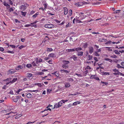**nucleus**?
I'll return each mask as SVG.
<instances>
[{
    "label": "nucleus",
    "mask_w": 124,
    "mask_h": 124,
    "mask_svg": "<svg viewBox=\"0 0 124 124\" xmlns=\"http://www.w3.org/2000/svg\"><path fill=\"white\" fill-rule=\"evenodd\" d=\"M62 67L64 69H67L69 67V64L70 62L69 61L64 60L62 61Z\"/></svg>",
    "instance_id": "f257e3e1"
},
{
    "label": "nucleus",
    "mask_w": 124,
    "mask_h": 124,
    "mask_svg": "<svg viewBox=\"0 0 124 124\" xmlns=\"http://www.w3.org/2000/svg\"><path fill=\"white\" fill-rule=\"evenodd\" d=\"M21 97V96H13L12 97V99L13 101L16 102L18 101L19 99Z\"/></svg>",
    "instance_id": "f03ea898"
},
{
    "label": "nucleus",
    "mask_w": 124,
    "mask_h": 124,
    "mask_svg": "<svg viewBox=\"0 0 124 124\" xmlns=\"http://www.w3.org/2000/svg\"><path fill=\"white\" fill-rule=\"evenodd\" d=\"M45 27L48 28H52L54 27V25L53 24H46L45 25Z\"/></svg>",
    "instance_id": "7ed1b4c3"
},
{
    "label": "nucleus",
    "mask_w": 124,
    "mask_h": 124,
    "mask_svg": "<svg viewBox=\"0 0 124 124\" xmlns=\"http://www.w3.org/2000/svg\"><path fill=\"white\" fill-rule=\"evenodd\" d=\"M60 71L62 73H65L66 74L67 73H69L70 72V71L69 70H68L64 69H61L60 70Z\"/></svg>",
    "instance_id": "20e7f679"
},
{
    "label": "nucleus",
    "mask_w": 124,
    "mask_h": 124,
    "mask_svg": "<svg viewBox=\"0 0 124 124\" xmlns=\"http://www.w3.org/2000/svg\"><path fill=\"white\" fill-rule=\"evenodd\" d=\"M75 4L77 7H80L83 5V3L82 2H79L75 3Z\"/></svg>",
    "instance_id": "39448f33"
},
{
    "label": "nucleus",
    "mask_w": 124,
    "mask_h": 124,
    "mask_svg": "<svg viewBox=\"0 0 124 124\" xmlns=\"http://www.w3.org/2000/svg\"><path fill=\"white\" fill-rule=\"evenodd\" d=\"M52 106V105L51 106L50 105H49L46 108H47V109H45L44 111H41V112L42 113L43 112H45V111H47V110H49L50 111H51V109L49 108H48Z\"/></svg>",
    "instance_id": "423d86ee"
},
{
    "label": "nucleus",
    "mask_w": 124,
    "mask_h": 124,
    "mask_svg": "<svg viewBox=\"0 0 124 124\" xmlns=\"http://www.w3.org/2000/svg\"><path fill=\"white\" fill-rule=\"evenodd\" d=\"M26 8V6L25 5H22L20 7V9L23 11L25 10Z\"/></svg>",
    "instance_id": "0eeeda50"
},
{
    "label": "nucleus",
    "mask_w": 124,
    "mask_h": 124,
    "mask_svg": "<svg viewBox=\"0 0 124 124\" xmlns=\"http://www.w3.org/2000/svg\"><path fill=\"white\" fill-rule=\"evenodd\" d=\"M63 10L64 11V14L65 15H67L68 13V9L67 8L64 7L63 8Z\"/></svg>",
    "instance_id": "6e6552de"
},
{
    "label": "nucleus",
    "mask_w": 124,
    "mask_h": 124,
    "mask_svg": "<svg viewBox=\"0 0 124 124\" xmlns=\"http://www.w3.org/2000/svg\"><path fill=\"white\" fill-rule=\"evenodd\" d=\"M71 58H72L75 61H78V57L75 55H72Z\"/></svg>",
    "instance_id": "1a4fd4ad"
},
{
    "label": "nucleus",
    "mask_w": 124,
    "mask_h": 124,
    "mask_svg": "<svg viewBox=\"0 0 124 124\" xmlns=\"http://www.w3.org/2000/svg\"><path fill=\"white\" fill-rule=\"evenodd\" d=\"M30 26H31V27H36L37 25L36 24L33 25H32L31 24H27L26 25L24 26L25 27H29Z\"/></svg>",
    "instance_id": "9d476101"
},
{
    "label": "nucleus",
    "mask_w": 124,
    "mask_h": 124,
    "mask_svg": "<svg viewBox=\"0 0 124 124\" xmlns=\"http://www.w3.org/2000/svg\"><path fill=\"white\" fill-rule=\"evenodd\" d=\"M89 51L90 53L92 54L93 51V48L92 47H89Z\"/></svg>",
    "instance_id": "9b49d317"
},
{
    "label": "nucleus",
    "mask_w": 124,
    "mask_h": 124,
    "mask_svg": "<svg viewBox=\"0 0 124 124\" xmlns=\"http://www.w3.org/2000/svg\"><path fill=\"white\" fill-rule=\"evenodd\" d=\"M77 55L78 56H82L83 55V52L82 51H78Z\"/></svg>",
    "instance_id": "f8f14e48"
},
{
    "label": "nucleus",
    "mask_w": 124,
    "mask_h": 124,
    "mask_svg": "<svg viewBox=\"0 0 124 124\" xmlns=\"http://www.w3.org/2000/svg\"><path fill=\"white\" fill-rule=\"evenodd\" d=\"M49 55L50 57L52 58L55 57L56 56V53H55L50 54H49Z\"/></svg>",
    "instance_id": "ddd939ff"
},
{
    "label": "nucleus",
    "mask_w": 124,
    "mask_h": 124,
    "mask_svg": "<svg viewBox=\"0 0 124 124\" xmlns=\"http://www.w3.org/2000/svg\"><path fill=\"white\" fill-rule=\"evenodd\" d=\"M21 90H20V89L18 90L17 89H15L14 90L15 92V93L16 94H18L20 91Z\"/></svg>",
    "instance_id": "4468645a"
},
{
    "label": "nucleus",
    "mask_w": 124,
    "mask_h": 124,
    "mask_svg": "<svg viewBox=\"0 0 124 124\" xmlns=\"http://www.w3.org/2000/svg\"><path fill=\"white\" fill-rule=\"evenodd\" d=\"M75 51V49H66V51L67 52H74Z\"/></svg>",
    "instance_id": "2eb2a0df"
},
{
    "label": "nucleus",
    "mask_w": 124,
    "mask_h": 124,
    "mask_svg": "<svg viewBox=\"0 0 124 124\" xmlns=\"http://www.w3.org/2000/svg\"><path fill=\"white\" fill-rule=\"evenodd\" d=\"M85 70L88 69L89 70V71H92V69H91V67L89 66H87L85 68Z\"/></svg>",
    "instance_id": "dca6fc26"
},
{
    "label": "nucleus",
    "mask_w": 124,
    "mask_h": 124,
    "mask_svg": "<svg viewBox=\"0 0 124 124\" xmlns=\"http://www.w3.org/2000/svg\"><path fill=\"white\" fill-rule=\"evenodd\" d=\"M17 80V79L16 78H15L13 79V80L12 81H10V82H11V83H13L16 81Z\"/></svg>",
    "instance_id": "f3484780"
},
{
    "label": "nucleus",
    "mask_w": 124,
    "mask_h": 124,
    "mask_svg": "<svg viewBox=\"0 0 124 124\" xmlns=\"http://www.w3.org/2000/svg\"><path fill=\"white\" fill-rule=\"evenodd\" d=\"M80 103L81 102L80 101H76L74 102L73 103V106H75L77 105V104H80Z\"/></svg>",
    "instance_id": "a211bd4d"
},
{
    "label": "nucleus",
    "mask_w": 124,
    "mask_h": 124,
    "mask_svg": "<svg viewBox=\"0 0 124 124\" xmlns=\"http://www.w3.org/2000/svg\"><path fill=\"white\" fill-rule=\"evenodd\" d=\"M75 49V51H78L81 50H82V48L80 47H78L76 48Z\"/></svg>",
    "instance_id": "6ab92c4d"
},
{
    "label": "nucleus",
    "mask_w": 124,
    "mask_h": 124,
    "mask_svg": "<svg viewBox=\"0 0 124 124\" xmlns=\"http://www.w3.org/2000/svg\"><path fill=\"white\" fill-rule=\"evenodd\" d=\"M9 72L11 74L14 73L16 72V70H14L13 69H11L9 70Z\"/></svg>",
    "instance_id": "aec40b11"
},
{
    "label": "nucleus",
    "mask_w": 124,
    "mask_h": 124,
    "mask_svg": "<svg viewBox=\"0 0 124 124\" xmlns=\"http://www.w3.org/2000/svg\"><path fill=\"white\" fill-rule=\"evenodd\" d=\"M70 86V84L69 83H66L65 84V87H68Z\"/></svg>",
    "instance_id": "412c9836"
},
{
    "label": "nucleus",
    "mask_w": 124,
    "mask_h": 124,
    "mask_svg": "<svg viewBox=\"0 0 124 124\" xmlns=\"http://www.w3.org/2000/svg\"><path fill=\"white\" fill-rule=\"evenodd\" d=\"M52 74L55 75L56 76H59L58 72L57 71L53 73H52Z\"/></svg>",
    "instance_id": "4be33fe9"
},
{
    "label": "nucleus",
    "mask_w": 124,
    "mask_h": 124,
    "mask_svg": "<svg viewBox=\"0 0 124 124\" xmlns=\"http://www.w3.org/2000/svg\"><path fill=\"white\" fill-rule=\"evenodd\" d=\"M26 96L29 98H30L32 97V95L30 93H28L27 94Z\"/></svg>",
    "instance_id": "5701e85b"
},
{
    "label": "nucleus",
    "mask_w": 124,
    "mask_h": 124,
    "mask_svg": "<svg viewBox=\"0 0 124 124\" xmlns=\"http://www.w3.org/2000/svg\"><path fill=\"white\" fill-rule=\"evenodd\" d=\"M3 4L5 6H6L7 7H8L9 8L10 7V5L8 4L5 1H4L3 2Z\"/></svg>",
    "instance_id": "b1692460"
},
{
    "label": "nucleus",
    "mask_w": 124,
    "mask_h": 124,
    "mask_svg": "<svg viewBox=\"0 0 124 124\" xmlns=\"http://www.w3.org/2000/svg\"><path fill=\"white\" fill-rule=\"evenodd\" d=\"M81 19L80 18V16L79 17H76V18H75V21H76L77 23L78 21L79 20H81Z\"/></svg>",
    "instance_id": "393cba45"
},
{
    "label": "nucleus",
    "mask_w": 124,
    "mask_h": 124,
    "mask_svg": "<svg viewBox=\"0 0 124 124\" xmlns=\"http://www.w3.org/2000/svg\"><path fill=\"white\" fill-rule=\"evenodd\" d=\"M15 8L14 7H13L10 8L9 9V11L10 12H11L13 11V10H15Z\"/></svg>",
    "instance_id": "a878e982"
},
{
    "label": "nucleus",
    "mask_w": 124,
    "mask_h": 124,
    "mask_svg": "<svg viewBox=\"0 0 124 124\" xmlns=\"http://www.w3.org/2000/svg\"><path fill=\"white\" fill-rule=\"evenodd\" d=\"M114 52L116 54L119 55L120 54V53L118 52V50H115L114 51Z\"/></svg>",
    "instance_id": "bb28decb"
},
{
    "label": "nucleus",
    "mask_w": 124,
    "mask_h": 124,
    "mask_svg": "<svg viewBox=\"0 0 124 124\" xmlns=\"http://www.w3.org/2000/svg\"><path fill=\"white\" fill-rule=\"evenodd\" d=\"M116 67H117L118 68L124 69V67L120 66L119 64H117Z\"/></svg>",
    "instance_id": "cd10ccee"
},
{
    "label": "nucleus",
    "mask_w": 124,
    "mask_h": 124,
    "mask_svg": "<svg viewBox=\"0 0 124 124\" xmlns=\"http://www.w3.org/2000/svg\"><path fill=\"white\" fill-rule=\"evenodd\" d=\"M107 40L104 39H100L99 40L100 42L106 41Z\"/></svg>",
    "instance_id": "c85d7f7f"
},
{
    "label": "nucleus",
    "mask_w": 124,
    "mask_h": 124,
    "mask_svg": "<svg viewBox=\"0 0 124 124\" xmlns=\"http://www.w3.org/2000/svg\"><path fill=\"white\" fill-rule=\"evenodd\" d=\"M39 14V13L38 12H37L35 14L33 15L32 17L34 18H36L37 17V16Z\"/></svg>",
    "instance_id": "c756f323"
},
{
    "label": "nucleus",
    "mask_w": 124,
    "mask_h": 124,
    "mask_svg": "<svg viewBox=\"0 0 124 124\" xmlns=\"http://www.w3.org/2000/svg\"><path fill=\"white\" fill-rule=\"evenodd\" d=\"M67 81H73V79L72 78H68L67 79Z\"/></svg>",
    "instance_id": "7c9ffc66"
},
{
    "label": "nucleus",
    "mask_w": 124,
    "mask_h": 124,
    "mask_svg": "<svg viewBox=\"0 0 124 124\" xmlns=\"http://www.w3.org/2000/svg\"><path fill=\"white\" fill-rule=\"evenodd\" d=\"M60 107H59V106L58 104L56 103V104L54 105V108H59Z\"/></svg>",
    "instance_id": "2f4dec72"
},
{
    "label": "nucleus",
    "mask_w": 124,
    "mask_h": 124,
    "mask_svg": "<svg viewBox=\"0 0 124 124\" xmlns=\"http://www.w3.org/2000/svg\"><path fill=\"white\" fill-rule=\"evenodd\" d=\"M27 76L28 77L30 78L32 76V74L31 73H28L27 74Z\"/></svg>",
    "instance_id": "473e14b6"
},
{
    "label": "nucleus",
    "mask_w": 124,
    "mask_h": 124,
    "mask_svg": "<svg viewBox=\"0 0 124 124\" xmlns=\"http://www.w3.org/2000/svg\"><path fill=\"white\" fill-rule=\"evenodd\" d=\"M21 13L22 15L23 16H25L26 12H23L22 11H21Z\"/></svg>",
    "instance_id": "72a5a7b5"
},
{
    "label": "nucleus",
    "mask_w": 124,
    "mask_h": 124,
    "mask_svg": "<svg viewBox=\"0 0 124 124\" xmlns=\"http://www.w3.org/2000/svg\"><path fill=\"white\" fill-rule=\"evenodd\" d=\"M42 62H43V59L39 57L38 61V63H40Z\"/></svg>",
    "instance_id": "f704fd0d"
},
{
    "label": "nucleus",
    "mask_w": 124,
    "mask_h": 124,
    "mask_svg": "<svg viewBox=\"0 0 124 124\" xmlns=\"http://www.w3.org/2000/svg\"><path fill=\"white\" fill-rule=\"evenodd\" d=\"M26 66L28 68H31V67L32 66V65H31L30 64H27L26 65Z\"/></svg>",
    "instance_id": "c9c22d12"
},
{
    "label": "nucleus",
    "mask_w": 124,
    "mask_h": 124,
    "mask_svg": "<svg viewBox=\"0 0 124 124\" xmlns=\"http://www.w3.org/2000/svg\"><path fill=\"white\" fill-rule=\"evenodd\" d=\"M69 16H71L72 14V10L71 9H70L69 10Z\"/></svg>",
    "instance_id": "e433bc0d"
},
{
    "label": "nucleus",
    "mask_w": 124,
    "mask_h": 124,
    "mask_svg": "<svg viewBox=\"0 0 124 124\" xmlns=\"http://www.w3.org/2000/svg\"><path fill=\"white\" fill-rule=\"evenodd\" d=\"M96 52H95L94 53V54L96 56H99L100 55V54Z\"/></svg>",
    "instance_id": "4c0bfd02"
},
{
    "label": "nucleus",
    "mask_w": 124,
    "mask_h": 124,
    "mask_svg": "<svg viewBox=\"0 0 124 124\" xmlns=\"http://www.w3.org/2000/svg\"><path fill=\"white\" fill-rule=\"evenodd\" d=\"M53 50L52 48H47V51H53Z\"/></svg>",
    "instance_id": "58836bf2"
},
{
    "label": "nucleus",
    "mask_w": 124,
    "mask_h": 124,
    "mask_svg": "<svg viewBox=\"0 0 124 124\" xmlns=\"http://www.w3.org/2000/svg\"><path fill=\"white\" fill-rule=\"evenodd\" d=\"M8 3L11 5H12L13 3L11 0H8Z\"/></svg>",
    "instance_id": "ea45409f"
},
{
    "label": "nucleus",
    "mask_w": 124,
    "mask_h": 124,
    "mask_svg": "<svg viewBox=\"0 0 124 124\" xmlns=\"http://www.w3.org/2000/svg\"><path fill=\"white\" fill-rule=\"evenodd\" d=\"M43 5L44 7V8H45V9H46V8L47 6V3H46L45 4H43Z\"/></svg>",
    "instance_id": "a19ab883"
},
{
    "label": "nucleus",
    "mask_w": 124,
    "mask_h": 124,
    "mask_svg": "<svg viewBox=\"0 0 124 124\" xmlns=\"http://www.w3.org/2000/svg\"><path fill=\"white\" fill-rule=\"evenodd\" d=\"M102 18H103V19L102 20H101V21H100V22H102V21L104 19V18H103V17H102V18H101L97 19L96 20V21H97V20H101L102 19Z\"/></svg>",
    "instance_id": "79ce46f5"
},
{
    "label": "nucleus",
    "mask_w": 124,
    "mask_h": 124,
    "mask_svg": "<svg viewBox=\"0 0 124 124\" xmlns=\"http://www.w3.org/2000/svg\"><path fill=\"white\" fill-rule=\"evenodd\" d=\"M58 104L59 106V107H60L62 105V102H61V101L59 102Z\"/></svg>",
    "instance_id": "37998d69"
},
{
    "label": "nucleus",
    "mask_w": 124,
    "mask_h": 124,
    "mask_svg": "<svg viewBox=\"0 0 124 124\" xmlns=\"http://www.w3.org/2000/svg\"><path fill=\"white\" fill-rule=\"evenodd\" d=\"M68 101V100H61V102H62V103H65V102H66L67 101Z\"/></svg>",
    "instance_id": "c03bdc74"
},
{
    "label": "nucleus",
    "mask_w": 124,
    "mask_h": 124,
    "mask_svg": "<svg viewBox=\"0 0 124 124\" xmlns=\"http://www.w3.org/2000/svg\"><path fill=\"white\" fill-rule=\"evenodd\" d=\"M39 58V57H37L35 59V60L36 61V63L37 64H38V61Z\"/></svg>",
    "instance_id": "a18cd8bd"
},
{
    "label": "nucleus",
    "mask_w": 124,
    "mask_h": 124,
    "mask_svg": "<svg viewBox=\"0 0 124 124\" xmlns=\"http://www.w3.org/2000/svg\"><path fill=\"white\" fill-rule=\"evenodd\" d=\"M88 60H91L93 57V56L90 55H88Z\"/></svg>",
    "instance_id": "49530a36"
},
{
    "label": "nucleus",
    "mask_w": 124,
    "mask_h": 124,
    "mask_svg": "<svg viewBox=\"0 0 124 124\" xmlns=\"http://www.w3.org/2000/svg\"><path fill=\"white\" fill-rule=\"evenodd\" d=\"M35 85H37L41 87L42 86V85L40 83H37L35 84Z\"/></svg>",
    "instance_id": "de8ad7c7"
},
{
    "label": "nucleus",
    "mask_w": 124,
    "mask_h": 124,
    "mask_svg": "<svg viewBox=\"0 0 124 124\" xmlns=\"http://www.w3.org/2000/svg\"><path fill=\"white\" fill-rule=\"evenodd\" d=\"M46 114H44V115H43L42 116V117H44L45 116H46L47 115L48 113V112L47 111H46Z\"/></svg>",
    "instance_id": "09e8293b"
},
{
    "label": "nucleus",
    "mask_w": 124,
    "mask_h": 124,
    "mask_svg": "<svg viewBox=\"0 0 124 124\" xmlns=\"http://www.w3.org/2000/svg\"><path fill=\"white\" fill-rule=\"evenodd\" d=\"M94 59L95 61V63H96L98 61V60L97 57H94Z\"/></svg>",
    "instance_id": "8fccbe9b"
},
{
    "label": "nucleus",
    "mask_w": 124,
    "mask_h": 124,
    "mask_svg": "<svg viewBox=\"0 0 124 124\" xmlns=\"http://www.w3.org/2000/svg\"><path fill=\"white\" fill-rule=\"evenodd\" d=\"M80 18H81V17H82V18H81V20H82L83 19L85 18L86 17V16H80Z\"/></svg>",
    "instance_id": "3c124183"
},
{
    "label": "nucleus",
    "mask_w": 124,
    "mask_h": 124,
    "mask_svg": "<svg viewBox=\"0 0 124 124\" xmlns=\"http://www.w3.org/2000/svg\"><path fill=\"white\" fill-rule=\"evenodd\" d=\"M87 45L88 44L87 43H84L83 46L84 47L86 48L87 47Z\"/></svg>",
    "instance_id": "603ef678"
},
{
    "label": "nucleus",
    "mask_w": 124,
    "mask_h": 124,
    "mask_svg": "<svg viewBox=\"0 0 124 124\" xmlns=\"http://www.w3.org/2000/svg\"><path fill=\"white\" fill-rule=\"evenodd\" d=\"M44 73L43 72H39L37 73V74L41 75L42 74H43Z\"/></svg>",
    "instance_id": "864d4df0"
},
{
    "label": "nucleus",
    "mask_w": 124,
    "mask_h": 124,
    "mask_svg": "<svg viewBox=\"0 0 124 124\" xmlns=\"http://www.w3.org/2000/svg\"><path fill=\"white\" fill-rule=\"evenodd\" d=\"M50 11H48L47 12V13L48 14V15H54V14H52L51 13H50Z\"/></svg>",
    "instance_id": "5fc2aeb1"
},
{
    "label": "nucleus",
    "mask_w": 124,
    "mask_h": 124,
    "mask_svg": "<svg viewBox=\"0 0 124 124\" xmlns=\"http://www.w3.org/2000/svg\"><path fill=\"white\" fill-rule=\"evenodd\" d=\"M4 51V48L1 47H0V51H2V52H3V51Z\"/></svg>",
    "instance_id": "6e6d98bb"
},
{
    "label": "nucleus",
    "mask_w": 124,
    "mask_h": 124,
    "mask_svg": "<svg viewBox=\"0 0 124 124\" xmlns=\"http://www.w3.org/2000/svg\"><path fill=\"white\" fill-rule=\"evenodd\" d=\"M25 47V46H20L19 47H18V48L19 49H21L22 48Z\"/></svg>",
    "instance_id": "4d7b16f0"
},
{
    "label": "nucleus",
    "mask_w": 124,
    "mask_h": 124,
    "mask_svg": "<svg viewBox=\"0 0 124 124\" xmlns=\"http://www.w3.org/2000/svg\"><path fill=\"white\" fill-rule=\"evenodd\" d=\"M103 75H109V73L108 72H104L103 73Z\"/></svg>",
    "instance_id": "13d9d810"
},
{
    "label": "nucleus",
    "mask_w": 124,
    "mask_h": 124,
    "mask_svg": "<svg viewBox=\"0 0 124 124\" xmlns=\"http://www.w3.org/2000/svg\"><path fill=\"white\" fill-rule=\"evenodd\" d=\"M19 69L20 70L21 69H22L23 68V67L21 65H18V66Z\"/></svg>",
    "instance_id": "bf43d9fd"
},
{
    "label": "nucleus",
    "mask_w": 124,
    "mask_h": 124,
    "mask_svg": "<svg viewBox=\"0 0 124 124\" xmlns=\"http://www.w3.org/2000/svg\"><path fill=\"white\" fill-rule=\"evenodd\" d=\"M112 43V42L110 41H108L107 42H106V44H110Z\"/></svg>",
    "instance_id": "052dcab7"
},
{
    "label": "nucleus",
    "mask_w": 124,
    "mask_h": 124,
    "mask_svg": "<svg viewBox=\"0 0 124 124\" xmlns=\"http://www.w3.org/2000/svg\"><path fill=\"white\" fill-rule=\"evenodd\" d=\"M111 57L113 58H116L117 57V56L116 55H112L111 56Z\"/></svg>",
    "instance_id": "680f3d73"
},
{
    "label": "nucleus",
    "mask_w": 124,
    "mask_h": 124,
    "mask_svg": "<svg viewBox=\"0 0 124 124\" xmlns=\"http://www.w3.org/2000/svg\"><path fill=\"white\" fill-rule=\"evenodd\" d=\"M9 46L11 47L12 48H15L16 47L15 46L13 45H10Z\"/></svg>",
    "instance_id": "e2e57ef3"
},
{
    "label": "nucleus",
    "mask_w": 124,
    "mask_h": 124,
    "mask_svg": "<svg viewBox=\"0 0 124 124\" xmlns=\"http://www.w3.org/2000/svg\"><path fill=\"white\" fill-rule=\"evenodd\" d=\"M39 10H40V9L42 10L43 11L44 10H46V9H45V8H44L43 7H41L40 8H39Z\"/></svg>",
    "instance_id": "0e129e2a"
},
{
    "label": "nucleus",
    "mask_w": 124,
    "mask_h": 124,
    "mask_svg": "<svg viewBox=\"0 0 124 124\" xmlns=\"http://www.w3.org/2000/svg\"><path fill=\"white\" fill-rule=\"evenodd\" d=\"M7 52L8 53H10L12 54L14 53V52L13 51H8Z\"/></svg>",
    "instance_id": "69168bd1"
},
{
    "label": "nucleus",
    "mask_w": 124,
    "mask_h": 124,
    "mask_svg": "<svg viewBox=\"0 0 124 124\" xmlns=\"http://www.w3.org/2000/svg\"><path fill=\"white\" fill-rule=\"evenodd\" d=\"M9 93L12 94H14L13 92V91L12 90H11L10 91V92Z\"/></svg>",
    "instance_id": "338daca9"
},
{
    "label": "nucleus",
    "mask_w": 124,
    "mask_h": 124,
    "mask_svg": "<svg viewBox=\"0 0 124 124\" xmlns=\"http://www.w3.org/2000/svg\"><path fill=\"white\" fill-rule=\"evenodd\" d=\"M55 21L57 23H60L61 22L60 21L56 19L55 20Z\"/></svg>",
    "instance_id": "774afa93"
}]
</instances>
